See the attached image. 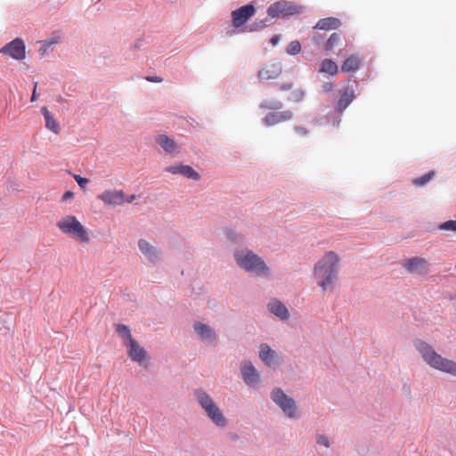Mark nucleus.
Returning a JSON list of instances; mask_svg holds the SVG:
<instances>
[{"mask_svg":"<svg viewBox=\"0 0 456 456\" xmlns=\"http://www.w3.org/2000/svg\"><path fill=\"white\" fill-rule=\"evenodd\" d=\"M165 170L173 175H182L195 181L200 179V175L191 166L188 165L180 164L175 166H169L166 167Z\"/></svg>","mask_w":456,"mask_h":456,"instance_id":"obj_16","label":"nucleus"},{"mask_svg":"<svg viewBox=\"0 0 456 456\" xmlns=\"http://www.w3.org/2000/svg\"><path fill=\"white\" fill-rule=\"evenodd\" d=\"M319 39H320V37L314 36V41H317V40H319Z\"/></svg>","mask_w":456,"mask_h":456,"instance_id":"obj_45","label":"nucleus"},{"mask_svg":"<svg viewBox=\"0 0 456 456\" xmlns=\"http://www.w3.org/2000/svg\"><path fill=\"white\" fill-rule=\"evenodd\" d=\"M194 395L200 403V405L204 409L208 417L219 427H225L227 424L226 418L222 413L219 407L213 401L208 394L205 391L197 389L194 391Z\"/></svg>","mask_w":456,"mask_h":456,"instance_id":"obj_5","label":"nucleus"},{"mask_svg":"<svg viewBox=\"0 0 456 456\" xmlns=\"http://www.w3.org/2000/svg\"><path fill=\"white\" fill-rule=\"evenodd\" d=\"M136 199V195L135 194H132L131 196L129 197H126V201L125 202H127V203H131L133 202L134 200Z\"/></svg>","mask_w":456,"mask_h":456,"instance_id":"obj_43","label":"nucleus"},{"mask_svg":"<svg viewBox=\"0 0 456 456\" xmlns=\"http://www.w3.org/2000/svg\"><path fill=\"white\" fill-rule=\"evenodd\" d=\"M414 346L430 368L456 377V362L454 361L443 357L435 351L431 345L422 340L417 341Z\"/></svg>","mask_w":456,"mask_h":456,"instance_id":"obj_2","label":"nucleus"},{"mask_svg":"<svg viewBox=\"0 0 456 456\" xmlns=\"http://www.w3.org/2000/svg\"><path fill=\"white\" fill-rule=\"evenodd\" d=\"M355 98L354 88L346 86L341 92L340 98L334 105L335 111L338 113L343 112Z\"/></svg>","mask_w":456,"mask_h":456,"instance_id":"obj_15","label":"nucleus"},{"mask_svg":"<svg viewBox=\"0 0 456 456\" xmlns=\"http://www.w3.org/2000/svg\"><path fill=\"white\" fill-rule=\"evenodd\" d=\"M74 178L82 189L86 188V184L89 183V180L87 178L81 177L78 175H75Z\"/></svg>","mask_w":456,"mask_h":456,"instance_id":"obj_34","label":"nucleus"},{"mask_svg":"<svg viewBox=\"0 0 456 456\" xmlns=\"http://www.w3.org/2000/svg\"><path fill=\"white\" fill-rule=\"evenodd\" d=\"M317 443L319 444H322V445H324L325 447H329L330 446V442H329V439L327 436H320L317 439Z\"/></svg>","mask_w":456,"mask_h":456,"instance_id":"obj_36","label":"nucleus"},{"mask_svg":"<svg viewBox=\"0 0 456 456\" xmlns=\"http://www.w3.org/2000/svg\"><path fill=\"white\" fill-rule=\"evenodd\" d=\"M145 79L147 81L152 82V83H160L163 81V78L159 76H149V77H146Z\"/></svg>","mask_w":456,"mask_h":456,"instance_id":"obj_38","label":"nucleus"},{"mask_svg":"<svg viewBox=\"0 0 456 456\" xmlns=\"http://www.w3.org/2000/svg\"><path fill=\"white\" fill-rule=\"evenodd\" d=\"M305 96V92L301 88H293L291 90V93L289 96L288 97V100L290 102H300Z\"/></svg>","mask_w":456,"mask_h":456,"instance_id":"obj_29","label":"nucleus"},{"mask_svg":"<svg viewBox=\"0 0 456 456\" xmlns=\"http://www.w3.org/2000/svg\"><path fill=\"white\" fill-rule=\"evenodd\" d=\"M138 247L141 252L151 261H155L159 255L156 248L145 240H139Z\"/></svg>","mask_w":456,"mask_h":456,"instance_id":"obj_24","label":"nucleus"},{"mask_svg":"<svg viewBox=\"0 0 456 456\" xmlns=\"http://www.w3.org/2000/svg\"><path fill=\"white\" fill-rule=\"evenodd\" d=\"M269 311L281 320H287L289 317V311L285 305L277 299H273L268 304Z\"/></svg>","mask_w":456,"mask_h":456,"instance_id":"obj_19","label":"nucleus"},{"mask_svg":"<svg viewBox=\"0 0 456 456\" xmlns=\"http://www.w3.org/2000/svg\"><path fill=\"white\" fill-rule=\"evenodd\" d=\"M125 346L126 347L127 354L132 361L142 364L146 360L147 352L136 340L130 341V343Z\"/></svg>","mask_w":456,"mask_h":456,"instance_id":"obj_14","label":"nucleus"},{"mask_svg":"<svg viewBox=\"0 0 456 456\" xmlns=\"http://www.w3.org/2000/svg\"><path fill=\"white\" fill-rule=\"evenodd\" d=\"M435 172L430 171L424 175L415 178L412 180V183L416 186H423L427 183H428L434 177Z\"/></svg>","mask_w":456,"mask_h":456,"instance_id":"obj_28","label":"nucleus"},{"mask_svg":"<svg viewBox=\"0 0 456 456\" xmlns=\"http://www.w3.org/2000/svg\"><path fill=\"white\" fill-rule=\"evenodd\" d=\"M37 83L35 84L33 93L31 95V99H30L31 102H35L37 100Z\"/></svg>","mask_w":456,"mask_h":456,"instance_id":"obj_42","label":"nucleus"},{"mask_svg":"<svg viewBox=\"0 0 456 456\" xmlns=\"http://www.w3.org/2000/svg\"><path fill=\"white\" fill-rule=\"evenodd\" d=\"M440 229L456 232V220H449L440 225Z\"/></svg>","mask_w":456,"mask_h":456,"instance_id":"obj_32","label":"nucleus"},{"mask_svg":"<svg viewBox=\"0 0 456 456\" xmlns=\"http://www.w3.org/2000/svg\"><path fill=\"white\" fill-rule=\"evenodd\" d=\"M240 371L244 382L249 387H255L259 382V373L249 361H243Z\"/></svg>","mask_w":456,"mask_h":456,"instance_id":"obj_12","label":"nucleus"},{"mask_svg":"<svg viewBox=\"0 0 456 456\" xmlns=\"http://www.w3.org/2000/svg\"><path fill=\"white\" fill-rule=\"evenodd\" d=\"M237 265L247 272L257 275H269V268L265 261L250 250H240L234 255Z\"/></svg>","mask_w":456,"mask_h":456,"instance_id":"obj_3","label":"nucleus"},{"mask_svg":"<svg viewBox=\"0 0 456 456\" xmlns=\"http://www.w3.org/2000/svg\"><path fill=\"white\" fill-rule=\"evenodd\" d=\"M56 226L64 234H67L82 243H88L90 241V237L86 228L74 216L69 215L61 218L56 223Z\"/></svg>","mask_w":456,"mask_h":456,"instance_id":"obj_4","label":"nucleus"},{"mask_svg":"<svg viewBox=\"0 0 456 456\" xmlns=\"http://www.w3.org/2000/svg\"><path fill=\"white\" fill-rule=\"evenodd\" d=\"M282 73V66L280 62H267L257 72V77L261 82L277 79Z\"/></svg>","mask_w":456,"mask_h":456,"instance_id":"obj_9","label":"nucleus"},{"mask_svg":"<svg viewBox=\"0 0 456 456\" xmlns=\"http://www.w3.org/2000/svg\"><path fill=\"white\" fill-rule=\"evenodd\" d=\"M74 197V193L72 191H66L62 196V200L67 201Z\"/></svg>","mask_w":456,"mask_h":456,"instance_id":"obj_40","label":"nucleus"},{"mask_svg":"<svg viewBox=\"0 0 456 456\" xmlns=\"http://www.w3.org/2000/svg\"><path fill=\"white\" fill-rule=\"evenodd\" d=\"M294 132L297 138H305L308 134V130L305 127L300 126H296L294 127Z\"/></svg>","mask_w":456,"mask_h":456,"instance_id":"obj_33","label":"nucleus"},{"mask_svg":"<svg viewBox=\"0 0 456 456\" xmlns=\"http://www.w3.org/2000/svg\"><path fill=\"white\" fill-rule=\"evenodd\" d=\"M293 88H294V85H293V83H290V82L284 83L279 86L280 91H289V90H292Z\"/></svg>","mask_w":456,"mask_h":456,"instance_id":"obj_37","label":"nucleus"},{"mask_svg":"<svg viewBox=\"0 0 456 456\" xmlns=\"http://www.w3.org/2000/svg\"><path fill=\"white\" fill-rule=\"evenodd\" d=\"M292 118L293 112L291 110L271 112L265 117L264 122L266 126H274L280 123L289 121Z\"/></svg>","mask_w":456,"mask_h":456,"instance_id":"obj_17","label":"nucleus"},{"mask_svg":"<svg viewBox=\"0 0 456 456\" xmlns=\"http://www.w3.org/2000/svg\"><path fill=\"white\" fill-rule=\"evenodd\" d=\"M259 358L267 366H272L277 359V354L267 344H262L259 347Z\"/></svg>","mask_w":456,"mask_h":456,"instance_id":"obj_20","label":"nucleus"},{"mask_svg":"<svg viewBox=\"0 0 456 456\" xmlns=\"http://www.w3.org/2000/svg\"><path fill=\"white\" fill-rule=\"evenodd\" d=\"M97 198L108 206H120L126 201V194L122 190H106Z\"/></svg>","mask_w":456,"mask_h":456,"instance_id":"obj_11","label":"nucleus"},{"mask_svg":"<svg viewBox=\"0 0 456 456\" xmlns=\"http://www.w3.org/2000/svg\"><path fill=\"white\" fill-rule=\"evenodd\" d=\"M55 43H56V42H55V41H53V40H51V41H45V42L43 43L44 45H42V47H41V49H40V51H41V54H42V55L46 54V53H47V51H48V48H49V47H51V46H52L53 45H54Z\"/></svg>","mask_w":456,"mask_h":456,"instance_id":"obj_35","label":"nucleus"},{"mask_svg":"<svg viewBox=\"0 0 456 456\" xmlns=\"http://www.w3.org/2000/svg\"><path fill=\"white\" fill-rule=\"evenodd\" d=\"M280 40V37L279 36H273L272 38H271V43L275 45Z\"/></svg>","mask_w":456,"mask_h":456,"instance_id":"obj_44","label":"nucleus"},{"mask_svg":"<svg viewBox=\"0 0 456 456\" xmlns=\"http://www.w3.org/2000/svg\"><path fill=\"white\" fill-rule=\"evenodd\" d=\"M361 66V59L358 55L352 54L347 57L341 66L343 72H355Z\"/></svg>","mask_w":456,"mask_h":456,"instance_id":"obj_23","label":"nucleus"},{"mask_svg":"<svg viewBox=\"0 0 456 456\" xmlns=\"http://www.w3.org/2000/svg\"><path fill=\"white\" fill-rule=\"evenodd\" d=\"M403 266L411 273H416L419 275H425L429 271V265L428 261L421 257H412L408 259Z\"/></svg>","mask_w":456,"mask_h":456,"instance_id":"obj_13","label":"nucleus"},{"mask_svg":"<svg viewBox=\"0 0 456 456\" xmlns=\"http://www.w3.org/2000/svg\"><path fill=\"white\" fill-rule=\"evenodd\" d=\"M302 12V7L288 1H278L270 5L267 13L272 18L286 17L298 14Z\"/></svg>","mask_w":456,"mask_h":456,"instance_id":"obj_6","label":"nucleus"},{"mask_svg":"<svg viewBox=\"0 0 456 456\" xmlns=\"http://www.w3.org/2000/svg\"><path fill=\"white\" fill-rule=\"evenodd\" d=\"M42 113L45 119V126L54 134H59L60 128L59 124L53 118V115L50 113L46 107L42 108Z\"/></svg>","mask_w":456,"mask_h":456,"instance_id":"obj_25","label":"nucleus"},{"mask_svg":"<svg viewBox=\"0 0 456 456\" xmlns=\"http://www.w3.org/2000/svg\"><path fill=\"white\" fill-rule=\"evenodd\" d=\"M194 330L202 340L212 342L216 338L212 329L209 326L203 324L201 322H196L194 324Z\"/></svg>","mask_w":456,"mask_h":456,"instance_id":"obj_21","label":"nucleus"},{"mask_svg":"<svg viewBox=\"0 0 456 456\" xmlns=\"http://www.w3.org/2000/svg\"><path fill=\"white\" fill-rule=\"evenodd\" d=\"M263 107H265L266 109H280L281 107V102H276L273 106H269V105L265 104V105H263Z\"/></svg>","mask_w":456,"mask_h":456,"instance_id":"obj_41","label":"nucleus"},{"mask_svg":"<svg viewBox=\"0 0 456 456\" xmlns=\"http://www.w3.org/2000/svg\"><path fill=\"white\" fill-rule=\"evenodd\" d=\"M116 331L122 338L124 346H126L130 343V341L134 340L132 337L129 328L126 325L118 324L116 327Z\"/></svg>","mask_w":456,"mask_h":456,"instance_id":"obj_26","label":"nucleus"},{"mask_svg":"<svg viewBox=\"0 0 456 456\" xmlns=\"http://www.w3.org/2000/svg\"><path fill=\"white\" fill-rule=\"evenodd\" d=\"M301 51V45L299 41L295 40L289 43V45L287 46L286 52L287 53L290 55H296L298 54Z\"/></svg>","mask_w":456,"mask_h":456,"instance_id":"obj_30","label":"nucleus"},{"mask_svg":"<svg viewBox=\"0 0 456 456\" xmlns=\"http://www.w3.org/2000/svg\"><path fill=\"white\" fill-rule=\"evenodd\" d=\"M256 9L253 4H246L232 12V26L236 28L245 25L255 14Z\"/></svg>","mask_w":456,"mask_h":456,"instance_id":"obj_10","label":"nucleus"},{"mask_svg":"<svg viewBox=\"0 0 456 456\" xmlns=\"http://www.w3.org/2000/svg\"><path fill=\"white\" fill-rule=\"evenodd\" d=\"M339 258L333 251L326 252L314 265V276L318 286L323 290H332L337 281Z\"/></svg>","mask_w":456,"mask_h":456,"instance_id":"obj_1","label":"nucleus"},{"mask_svg":"<svg viewBox=\"0 0 456 456\" xmlns=\"http://www.w3.org/2000/svg\"><path fill=\"white\" fill-rule=\"evenodd\" d=\"M0 53L8 55L14 60L21 61L25 58V45L22 39L15 38L0 49Z\"/></svg>","mask_w":456,"mask_h":456,"instance_id":"obj_8","label":"nucleus"},{"mask_svg":"<svg viewBox=\"0 0 456 456\" xmlns=\"http://www.w3.org/2000/svg\"><path fill=\"white\" fill-rule=\"evenodd\" d=\"M155 141L167 154H174L178 151V145L175 141L166 134L158 135Z\"/></svg>","mask_w":456,"mask_h":456,"instance_id":"obj_18","label":"nucleus"},{"mask_svg":"<svg viewBox=\"0 0 456 456\" xmlns=\"http://www.w3.org/2000/svg\"><path fill=\"white\" fill-rule=\"evenodd\" d=\"M339 39H340L339 34H338V33L331 34V36L327 40L326 50L327 51L331 50L335 45H338Z\"/></svg>","mask_w":456,"mask_h":456,"instance_id":"obj_31","label":"nucleus"},{"mask_svg":"<svg viewBox=\"0 0 456 456\" xmlns=\"http://www.w3.org/2000/svg\"><path fill=\"white\" fill-rule=\"evenodd\" d=\"M341 26V21L338 18L329 17L325 19H321L318 20L314 28L321 29V30H332L337 29Z\"/></svg>","mask_w":456,"mask_h":456,"instance_id":"obj_22","label":"nucleus"},{"mask_svg":"<svg viewBox=\"0 0 456 456\" xmlns=\"http://www.w3.org/2000/svg\"><path fill=\"white\" fill-rule=\"evenodd\" d=\"M272 399L289 418L296 416L297 406L294 400L285 395L281 389H274L272 392Z\"/></svg>","mask_w":456,"mask_h":456,"instance_id":"obj_7","label":"nucleus"},{"mask_svg":"<svg viewBox=\"0 0 456 456\" xmlns=\"http://www.w3.org/2000/svg\"><path fill=\"white\" fill-rule=\"evenodd\" d=\"M338 68L335 61L330 59H325L322 62L321 72L334 76L338 73Z\"/></svg>","mask_w":456,"mask_h":456,"instance_id":"obj_27","label":"nucleus"},{"mask_svg":"<svg viewBox=\"0 0 456 456\" xmlns=\"http://www.w3.org/2000/svg\"><path fill=\"white\" fill-rule=\"evenodd\" d=\"M334 89V84L331 83V82H328V83H325L323 86H322V90L323 92H330Z\"/></svg>","mask_w":456,"mask_h":456,"instance_id":"obj_39","label":"nucleus"}]
</instances>
